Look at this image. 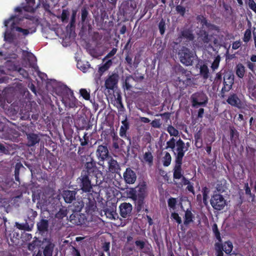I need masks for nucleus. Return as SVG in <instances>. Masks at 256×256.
<instances>
[{
	"instance_id": "obj_1",
	"label": "nucleus",
	"mask_w": 256,
	"mask_h": 256,
	"mask_svg": "<svg viewBox=\"0 0 256 256\" xmlns=\"http://www.w3.org/2000/svg\"><path fill=\"white\" fill-rule=\"evenodd\" d=\"M177 154L174 152V154L176 155L175 158V165L174 168V177L175 178H180L181 176L180 170L181 166L182 163V159L184 155V153L187 150H184L185 144L182 140L180 138L176 142Z\"/></svg>"
},
{
	"instance_id": "obj_2",
	"label": "nucleus",
	"mask_w": 256,
	"mask_h": 256,
	"mask_svg": "<svg viewBox=\"0 0 256 256\" xmlns=\"http://www.w3.org/2000/svg\"><path fill=\"white\" fill-rule=\"evenodd\" d=\"M180 62L186 66H192L196 54L188 48L182 46L178 52Z\"/></svg>"
},
{
	"instance_id": "obj_3",
	"label": "nucleus",
	"mask_w": 256,
	"mask_h": 256,
	"mask_svg": "<svg viewBox=\"0 0 256 256\" xmlns=\"http://www.w3.org/2000/svg\"><path fill=\"white\" fill-rule=\"evenodd\" d=\"M90 176L86 175L85 173L81 172L80 176L77 179L80 189L84 192H90L92 190V184Z\"/></svg>"
},
{
	"instance_id": "obj_4",
	"label": "nucleus",
	"mask_w": 256,
	"mask_h": 256,
	"mask_svg": "<svg viewBox=\"0 0 256 256\" xmlns=\"http://www.w3.org/2000/svg\"><path fill=\"white\" fill-rule=\"evenodd\" d=\"M234 74L232 72L224 70V86L221 91L222 96L226 92H228L232 88L234 83Z\"/></svg>"
},
{
	"instance_id": "obj_5",
	"label": "nucleus",
	"mask_w": 256,
	"mask_h": 256,
	"mask_svg": "<svg viewBox=\"0 0 256 256\" xmlns=\"http://www.w3.org/2000/svg\"><path fill=\"white\" fill-rule=\"evenodd\" d=\"M65 89L66 91H68L70 96H62V102L65 106L66 108L70 109L71 108H77V100L74 96L73 92L69 89L68 87H66Z\"/></svg>"
},
{
	"instance_id": "obj_6",
	"label": "nucleus",
	"mask_w": 256,
	"mask_h": 256,
	"mask_svg": "<svg viewBox=\"0 0 256 256\" xmlns=\"http://www.w3.org/2000/svg\"><path fill=\"white\" fill-rule=\"evenodd\" d=\"M98 171L96 166V162L91 157L86 158V162L84 164V170L82 172H84L86 175L92 176L96 174Z\"/></svg>"
},
{
	"instance_id": "obj_7",
	"label": "nucleus",
	"mask_w": 256,
	"mask_h": 256,
	"mask_svg": "<svg viewBox=\"0 0 256 256\" xmlns=\"http://www.w3.org/2000/svg\"><path fill=\"white\" fill-rule=\"evenodd\" d=\"M210 202L214 208L219 210H222L226 204V200L220 194H214L210 199Z\"/></svg>"
},
{
	"instance_id": "obj_8",
	"label": "nucleus",
	"mask_w": 256,
	"mask_h": 256,
	"mask_svg": "<svg viewBox=\"0 0 256 256\" xmlns=\"http://www.w3.org/2000/svg\"><path fill=\"white\" fill-rule=\"evenodd\" d=\"M16 18V16H12L8 20H5L4 22V26L8 27V24L11 22L10 30L12 31L15 30L17 32H22L24 36L28 35L30 33V31L28 29H24L16 26V24L14 22V20Z\"/></svg>"
},
{
	"instance_id": "obj_9",
	"label": "nucleus",
	"mask_w": 256,
	"mask_h": 256,
	"mask_svg": "<svg viewBox=\"0 0 256 256\" xmlns=\"http://www.w3.org/2000/svg\"><path fill=\"white\" fill-rule=\"evenodd\" d=\"M119 79V76L116 73H113L108 76L105 80L104 86L108 90H113L116 87Z\"/></svg>"
},
{
	"instance_id": "obj_10",
	"label": "nucleus",
	"mask_w": 256,
	"mask_h": 256,
	"mask_svg": "<svg viewBox=\"0 0 256 256\" xmlns=\"http://www.w3.org/2000/svg\"><path fill=\"white\" fill-rule=\"evenodd\" d=\"M86 220L85 215L80 212H72L70 216V222L76 226H80L84 224Z\"/></svg>"
},
{
	"instance_id": "obj_11",
	"label": "nucleus",
	"mask_w": 256,
	"mask_h": 256,
	"mask_svg": "<svg viewBox=\"0 0 256 256\" xmlns=\"http://www.w3.org/2000/svg\"><path fill=\"white\" fill-rule=\"evenodd\" d=\"M136 173L130 168H127L123 174V178L127 184H134L136 180Z\"/></svg>"
},
{
	"instance_id": "obj_12",
	"label": "nucleus",
	"mask_w": 256,
	"mask_h": 256,
	"mask_svg": "<svg viewBox=\"0 0 256 256\" xmlns=\"http://www.w3.org/2000/svg\"><path fill=\"white\" fill-rule=\"evenodd\" d=\"M96 156L100 161H104L110 156L106 146L100 145L96 150Z\"/></svg>"
},
{
	"instance_id": "obj_13",
	"label": "nucleus",
	"mask_w": 256,
	"mask_h": 256,
	"mask_svg": "<svg viewBox=\"0 0 256 256\" xmlns=\"http://www.w3.org/2000/svg\"><path fill=\"white\" fill-rule=\"evenodd\" d=\"M132 209V205L130 203H122L119 206L120 216L123 218H128L131 214Z\"/></svg>"
},
{
	"instance_id": "obj_14",
	"label": "nucleus",
	"mask_w": 256,
	"mask_h": 256,
	"mask_svg": "<svg viewBox=\"0 0 256 256\" xmlns=\"http://www.w3.org/2000/svg\"><path fill=\"white\" fill-rule=\"evenodd\" d=\"M86 212L88 214L92 215L97 209L96 202L92 196L88 197L86 202Z\"/></svg>"
},
{
	"instance_id": "obj_15",
	"label": "nucleus",
	"mask_w": 256,
	"mask_h": 256,
	"mask_svg": "<svg viewBox=\"0 0 256 256\" xmlns=\"http://www.w3.org/2000/svg\"><path fill=\"white\" fill-rule=\"evenodd\" d=\"M34 224V222L26 218L24 222H16L15 226L20 230L30 232L32 230Z\"/></svg>"
},
{
	"instance_id": "obj_16",
	"label": "nucleus",
	"mask_w": 256,
	"mask_h": 256,
	"mask_svg": "<svg viewBox=\"0 0 256 256\" xmlns=\"http://www.w3.org/2000/svg\"><path fill=\"white\" fill-rule=\"evenodd\" d=\"M108 160V171L112 174H120L121 169L118 162L114 160L112 156H110Z\"/></svg>"
},
{
	"instance_id": "obj_17",
	"label": "nucleus",
	"mask_w": 256,
	"mask_h": 256,
	"mask_svg": "<svg viewBox=\"0 0 256 256\" xmlns=\"http://www.w3.org/2000/svg\"><path fill=\"white\" fill-rule=\"evenodd\" d=\"M204 94L202 93H195L191 96L192 106L198 108L205 104L206 101L203 100Z\"/></svg>"
},
{
	"instance_id": "obj_18",
	"label": "nucleus",
	"mask_w": 256,
	"mask_h": 256,
	"mask_svg": "<svg viewBox=\"0 0 256 256\" xmlns=\"http://www.w3.org/2000/svg\"><path fill=\"white\" fill-rule=\"evenodd\" d=\"M226 102L232 106L236 107L238 108H242V102L238 96L237 94H230L228 96Z\"/></svg>"
},
{
	"instance_id": "obj_19",
	"label": "nucleus",
	"mask_w": 256,
	"mask_h": 256,
	"mask_svg": "<svg viewBox=\"0 0 256 256\" xmlns=\"http://www.w3.org/2000/svg\"><path fill=\"white\" fill-rule=\"evenodd\" d=\"M26 135L28 140L27 146H28L30 147L35 146L36 144L39 143L40 140V138L38 134L30 132L26 133Z\"/></svg>"
},
{
	"instance_id": "obj_20",
	"label": "nucleus",
	"mask_w": 256,
	"mask_h": 256,
	"mask_svg": "<svg viewBox=\"0 0 256 256\" xmlns=\"http://www.w3.org/2000/svg\"><path fill=\"white\" fill-rule=\"evenodd\" d=\"M76 192L74 190H64L62 194V196L66 203H71L76 199Z\"/></svg>"
},
{
	"instance_id": "obj_21",
	"label": "nucleus",
	"mask_w": 256,
	"mask_h": 256,
	"mask_svg": "<svg viewBox=\"0 0 256 256\" xmlns=\"http://www.w3.org/2000/svg\"><path fill=\"white\" fill-rule=\"evenodd\" d=\"M122 125L120 130V137L124 138L126 137V132L130 128L129 122L126 114L124 115V119L122 120Z\"/></svg>"
},
{
	"instance_id": "obj_22",
	"label": "nucleus",
	"mask_w": 256,
	"mask_h": 256,
	"mask_svg": "<svg viewBox=\"0 0 256 256\" xmlns=\"http://www.w3.org/2000/svg\"><path fill=\"white\" fill-rule=\"evenodd\" d=\"M180 38L186 40V42L192 41L194 39V36L192 32L189 28H184L182 30L180 33Z\"/></svg>"
},
{
	"instance_id": "obj_23",
	"label": "nucleus",
	"mask_w": 256,
	"mask_h": 256,
	"mask_svg": "<svg viewBox=\"0 0 256 256\" xmlns=\"http://www.w3.org/2000/svg\"><path fill=\"white\" fill-rule=\"evenodd\" d=\"M54 246L55 244L54 243L48 240L43 251L44 256H52Z\"/></svg>"
},
{
	"instance_id": "obj_24",
	"label": "nucleus",
	"mask_w": 256,
	"mask_h": 256,
	"mask_svg": "<svg viewBox=\"0 0 256 256\" xmlns=\"http://www.w3.org/2000/svg\"><path fill=\"white\" fill-rule=\"evenodd\" d=\"M194 218V214L192 212L191 210L188 208L185 212L184 216V224L185 226H188L191 222H193Z\"/></svg>"
},
{
	"instance_id": "obj_25",
	"label": "nucleus",
	"mask_w": 256,
	"mask_h": 256,
	"mask_svg": "<svg viewBox=\"0 0 256 256\" xmlns=\"http://www.w3.org/2000/svg\"><path fill=\"white\" fill-rule=\"evenodd\" d=\"M38 230L40 232H44L48 230V222L47 220L42 219L37 223Z\"/></svg>"
},
{
	"instance_id": "obj_26",
	"label": "nucleus",
	"mask_w": 256,
	"mask_h": 256,
	"mask_svg": "<svg viewBox=\"0 0 256 256\" xmlns=\"http://www.w3.org/2000/svg\"><path fill=\"white\" fill-rule=\"evenodd\" d=\"M236 74L240 78L244 77L246 73V68L241 63L237 64L234 68Z\"/></svg>"
},
{
	"instance_id": "obj_27",
	"label": "nucleus",
	"mask_w": 256,
	"mask_h": 256,
	"mask_svg": "<svg viewBox=\"0 0 256 256\" xmlns=\"http://www.w3.org/2000/svg\"><path fill=\"white\" fill-rule=\"evenodd\" d=\"M135 200L136 210L137 212H140L144 210V198L132 197Z\"/></svg>"
},
{
	"instance_id": "obj_28",
	"label": "nucleus",
	"mask_w": 256,
	"mask_h": 256,
	"mask_svg": "<svg viewBox=\"0 0 256 256\" xmlns=\"http://www.w3.org/2000/svg\"><path fill=\"white\" fill-rule=\"evenodd\" d=\"M146 185L141 184L138 187L137 194H134L132 197L144 198L146 194Z\"/></svg>"
},
{
	"instance_id": "obj_29",
	"label": "nucleus",
	"mask_w": 256,
	"mask_h": 256,
	"mask_svg": "<svg viewBox=\"0 0 256 256\" xmlns=\"http://www.w3.org/2000/svg\"><path fill=\"white\" fill-rule=\"evenodd\" d=\"M180 174H181L182 176H181L180 178H175L174 177V170H173V178H174V179H176V180H179L180 178H182V182H181L178 183L176 182H174V184L175 185H176L178 188H181L184 185V186L188 185V184H189L190 182L188 180L186 177L183 176V175H182V168H181V170H180Z\"/></svg>"
},
{
	"instance_id": "obj_30",
	"label": "nucleus",
	"mask_w": 256,
	"mask_h": 256,
	"mask_svg": "<svg viewBox=\"0 0 256 256\" xmlns=\"http://www.w3.org/2000/svg\"><path fill=\"white\" fill-rule=\"evenodd\" d=\"M84 206V202L82 200L74 202L72 206L71 209L72 212H80Z\"/></svg>"
},
{
	"instance_id": "obj_31",
	"label": "nucleus",
	"mask_w": 256,
	"mask_h": 256,
	"mask_svg": "<svg viewBox=\"0 0 256 256\" xmlns=\"http://www.w3.org/2000/svg\"><path fill=\"white\" fill-rule=\"evenodd\" d=\"M230 138L232 143H235L238 140L239 132L234 127H230Z\"/></svg>"
},
{
	"instance_id": "obj_32",
	"label": "nucleus",
	"mask_w": 256,
	"mask_h": 256,
	"mask_svg": "<svg viewBox=\"0 0 256 256\" xmlns=\"http://www.w3.org/2000/svg\"><path fill=\"white\" fill-rule=\"evenodd\" d=\"M246 152L248 159L254 160L256 152V148L250 146H247L246 147Z\"/></svg>"
},
{
	"instance_id": "obj_33",
	"label": "nucleus",
	"mask_w": 256,
	"mask_h": 256,
	"mask_svg": "<svg viewBox=\"0 0 256 256\" xmlns=\"http://www.w3.org/2000/svg\"><path fill=\"white\" fill-rule=\"evenodd\" d=\"M21 168H24L23 165L20 162H17L14 168V178L15 180L17 182H20L19 175H20V170Z\"/></svg>"
},
{
	"instance_id": "obj_34",
	"label": "nucleus",
	"mask_w": 256,
	"mask_h": 256,
	"mask_svg": "<svg viewBox=\"0 0 256 256\" xmlns=\"http://www.w3.org/2000/svg\"><path fill=\"white\" fill-rule=\"evenodd\" d=\"M26 1L28 5L24 7V10L28 12H34L35 0H26Z\"/></svg>"
},
{
	"instance_id": "obj_35",
	"label": "nucleus",
	"mask_w": 256,
	"mask_h": 256,
	"mask_svg": "<svg viewBox=\"0 0 256 256\" xmlns=\"http://www.w3.org/2000/svg\"><path fill=\"white\" fill-rule=\"evenodd\" d=\"M135 81V79L132 76H126L124 82V87L127 90H130L132 88V84Z\"/></svg>"
},
{
	"instance_id": "obj_36",
	"label": "nucleus",
	"mask_w": 256,
	"mask_h": 256,
	"mask_svg": "<svg viewBox=\"0 0 256 256\" xmlns=\"http://www.w3.org/2000/svg\"><path fill=\"white\" fill-rule=\"evenodd\" d=\"M144 160L150 166H152L154 160V156L152 152L150 151L146 152L144 154Z\"/></svg>"
},
{
	"instance_id": "obj_37",
	"label": "nucleus",
	"mask_w": 256,
	"mask_h": 256,
	"mask_svg": "<svg viewBox=\"0 0 256 256\" xmlns=\"http://www.w3.org/2000/svg\"><path fill=\"white\" fill-rule=\"evenodd\" d=\"M112 63V60H108L104 64L99 67L98 72L100 76H102L104 72H105L110 68Z\"/></svg>"
},
{
	"instance_id": "obj_38",
	"label": "nucleus",
	"mask_w": 256,
	"mask_h": 256,
	"mask_svg": "<svg viewBox=\"0 0 256 256\" xmlns=\"http://www.w3.org/2000/svg\"><path fill=\"white\" fill-rule=\"evenodd\" d=\"M40 241L38 238L34 237L32 242L28 244V248L29 250L33 251L36 247L40 245Z\"/></svg>"
},
{
	"instance_id": "obj_39",
	"label": "nucleus",
	"mask_w": 256,
	"mask_h": 256,
	"mask_svg": "<svg viewBox=\"0 0 256 256\" xmlns=\"http://www.w3.org/2000/svg\"><path fill=\"white\" fill-rule=\"evenodd\" d=\"M88 12L87 8L84 7L81 10V21L82 24L88 20Z\"/></svg>"
},
{
	"instance_id": "obj_40",
	"label": "nucleus",
	"mask_w": 256,
	"mask_h": 256,
	"mask_svg": "<svg viewBox=\"0 0 256 256\" xmlns=\"http://www.w3.org/2000/svg\"><path fill=\"white\" fill-rule=\"evenodd\" d=\"M252 39V30L246 29L244 33V37L242 38L243 42L247 44Z\"/></svg>"
},
{
	"instance_id": "obj_41",
	"label": "nucleus",
	"mask_w": 256,
	"mask_h": 256,
	"mask_svg": "<svg viewBox=\"0 0 256 256\" xmlns=\"http://www.w3.org/2000/svg\"><path fill=\"white\" fill-rule=\"evenodd\" d=\"M233 248V246L230 242H226L224 243V246H222V250L226 254H230Z\"/></svg>"
},
{
	"instance_id": "obj_42",
	"label": "nucleus",
	"mask_w": 256,
	"mask_h": 256,
	"mask_svg": "<svg viewBox=\"0 0 256 256\" xmlns=\"http://www.w3.org/2000/svg\"><path fill=\"white\" fill-rule=\"evenodd\" d=\"M172 158L169 152H166L162 158L163 165L164 166H168L171 162Z\"/></svg>"
},
{
	"instance_id": "obj_43",
	"label": "nucleus",
	"mask_w": 256,
	"mask_h": 256,
	"mask_svg": "<svg viewBox=\"0 0 256 256\" xmlns=\"http://www.w3.org/2000/svg\"><path fill=\"white\" fill-rule=\"evenodd\" d=\"M220 60V57L218 54L214 58V60L213 61L212 63V66H210L211 68L212 69V70L213 71L215 70H216L218 68V67L219 66Z\"/></svg>"
},
{
	"instance_id": "obj_44",
	"label": "nucleus",
	"mask_w": 256,
	"mask_h": 256,
	"mask_svg": "<svg viewBox=\"0 0 256 256\" xmlns=\"http://www.w3.org/2000/svg\"><path fill=\"white\" fill-rule=\"evenodd\" d=\"M167 131L171 136H176L178 134V131L172 125L168 126Z\"/></svg>"
},
{
	"instance_id": "obj_45",
	"label": "nucleus",
	"mask_w": 256,
	"mask_h": 256,
	"mask_svg": "<svg viewBox=\"0 0 256 256\" xmlns=\"http://www.w3.org/2000/svg\"><path fill=\"white\" fill-rule=\"evenodd\" d=\"M200 72L204 78H208V66L206 64L200 66Z\"/></svg>"
},
{
	"instance_id": "obj_46",
	"label": "nucleus",
	"mask_w": 256,
	"mask_h": 256,
	"mask_svg": "<svg viewBox=\"0 0 256 256\" xmlns=\"http://www.w3.org/2000/svg\"><path fill=\"white\" fill-rule=\"evenodd\" d=\"M212 232L214 234L215 237L219 241H221L220 234L218 230L217 224H214L212 226Z\"/></svg>"
},
{
	"instance_id": "obj_47",
	"label": "nucleus",
	"mask_w": 256,
	"mask_h": 256,
	"mask_svg": "<svg viewBox=\"0 0 256 256\" xmlns=\"http://www.w3.org/2000/svg\"><path fill=\"white\" fill-rule=\"evenodd\" d=\"M176 204H177V200H176V198H170L168 200V206L170 208H172L173 210H174L176 208Z\"/></svg>"
},
{
	"instance_id": "obj_48",
	"label": "nucleus",
	"mask_w": 256,
	"mask_h": 256,
	"mask_svg": "<svg viewBox=\"0 0 256 256\" xmlns=\"http://www.w3.org/2000/svg\"><path fill=\"white\" fill-rule=\"evenodd\" d=\"M176 140L174 138H170V140L167 142L166 146V148L168 149V148H170L174 151V149L175 146H176Z\"/></svg>"
},
{
	"instance_id": "obj_49",
	"label": "nucleus",
	"mask_w": 256,
	"mask_h": 256,
	"mask_svg": "<svg viewBox=\"0 0 256 256\" xmlns=\"http://www.w3.org/2000/svg\"><path fill=\"white\" fill-rule=\"evenodd\" d=\"M90 65L88 62H86V64H82L80 62L78 64V68L84 72L88 71V68H90Z\"/></svg>"
},
{
	"instance_id": "obj_50",
	"label": "nucleus",
	"mask_w": 256,
	"mask_h": 256,
	"mask_svg": "<svg viewBox=\"0 0 256 256\" xmlns=\"http://www.w3.org/2000/svg\"><path fill=\"white\" fill-rule=\"evenodd\" d=\"M0 220H2V222L0 224V226H2L4 229L5 232H6L8 230L6 226V222H8L7 218L4 216L3 214H2L0 215Z\"/></svg>"
},
{
	"instance_id": "obj_51",
	"label": "nucleus",
	"mask_w": 256,
	"mask_h": 256,
	"mask_svg": "<svg viewBox=\"0 0 256 256\" xmlns=\"http://www.w3.org/2000/svg\"><path fill=\"white\" fill-rule=\"evenodd\" d=\"M14 36L11 32H6L4 34V40L9 42H12L14 40Z\"/></svg>"
},
{
	"instance_id": "obj_52",
	"label": "nucleus",
	"mask_w": 256,
	"mask_h": 256,
	"mask_svg": "<svg viewBox=\"0 0 256 256\" xmlns=\"http://www.w3.org/2000/svg\"><path fill=\"white\" fill-rule=\"evenodd\" d=\"M158 28L160 34L163 35L165 32L166 23L164 19H162L158 24Z\"/></svg>"
},
{
	"instance_id": "obj_53",
	"label": "nucleus",
	"mask_w": 256,
	"mask_h": 256,
	"mask_svg": "<svg viewBox=\"0 0 256 256\" xmlns=\"http://www.w3.org/2000/svg\"><path fill=\"white\" fill-rule=\"evenodd\" d=\"M81 96L86 100H88L90 98V94L86 89L82 88L80 90Z\"/></svg>"
},
{
	"instance_id": "obj_54",
	"label": "nucleus",
	"mask_w": 256,
	"mask_h": 256,
	"mask_svg": "<svg viewBox=\"0 0 256 256\" xmlns=\"http://www.w3.org/2000/svg\"><path fill=\"white\" fill-rule=\"evenodd\" d=\"M246 3L248 6L250 8L256 13V3L254 0H246Z\"/></svg>"
},
{
	"instance_id": "obj_55",
	"label": "nucleus",
	"mask_w": 256,
	"mask_h": 256,
	"mask_svg": "<svg viewBox=\"0 0 256 256\" xmlns=\"http://www.w3.org/2000/svg\"><path fill=\"white\" fill-rule=\"evenodd\" d=\"M0 154H10L8 147L6 146L4 144L0 143Z\"/></svg>"
},
{
	"instance_id": "obj_56",
	"label": "nucleus",
	"mask_w": 256,
	"mask_h": 256,
	"mask_svg": "<svg viewBox=\"0 0 256 256\" xmlns=\"http://www.w3.org/2000/svg\"><path fill=\"white\" fill-rule=\"evenodd\" d=\"M28 216H28L26 218L27 220H30L34 222V220L37 216L38 214L36 211L32 209H30L29 211Z\"/></svg>"
},
{
	"instance_id": "obj_57",
	"label": "nucleus",
	"mask_w": 256,
	"mask_h": 256,
	"mask_svg": "<svg viewBox=\"0 0 256 256\" xmlns=\"http://www.w3.org/2000/svg\"><path fill=\"white\" fill-rule=\"evenodd\" d=\"M67 214V210L61 208L56 214V217L59 218H62L65 217Z\"/></svg>"
},
{
	"instance_id": "obj_58",
	"label": "nucleus",
	"mask_w": 256,
	"mask_h": 256,
	"mask_svg": "<svg viewBox=\"0 0 256 256\" xmlns=\"http://www.w3.org/2000/svg\"><path fill=\"white\" fill-rule=\"evenodd\" d=\"M171 217L172 219L175 220L176 222L179 224H182V218L179 216L178 214L176 212H174L171 214Z\"/></svg>"
},
{
	"instance_id": "obj_59",
	"label": "nucleus",
	"mask_w": 256,
	"mask_h": 256,
	"mask_svg": "<svg viewBox=\"0 0 256 256\" xmlns=\"http://www.w3.org/2000/svg\"><path fill=\"white\" fill-rule=\"evenodd\" d=\"M135 244L137 248L142 250L144 248L146 243L143 240H138L135 242Z\"/></svg>"
},
{
	"instance_id": "obj_60",
	"label": "nucleus",
	"mask_w": 256,
	"mask_h": 256,
	"mask_svg": "<svg viewBox=\"0 0 256 256\" xmlns=\"http://www.w3.org/2000/svg\"><path fill=\"white\" fill-rule=\"evenodd\" d=\"M176 10L182 16H184L186 12V8L181 5H178L176 6Z\"/></svg>"
},
{
	"instance_id": "obj_61",
	"label": "nucleus",
	"mask_w": 256,
	"mask_h": 256,
	"mask_svg": "<svg viewBox=\"0 0 256 256\" xmlns=\"http://www.w3.org/2000/svg\"><path fill=\"white\" fill-rule=\"evenodd\" d=\"M19 74L22 76L24 78H28L29 76L28 72L23 68H20L18 70Z\"/></svg>"
},
{
	"instance_id": "obj_62",
	"label": "nucleus",
	"mask_w": 256,
	"mask_h": 256,
	"mask_svg": "<svg viewBox=\"0 0 256 256\" xmlns=\"http://www.w3.org/2000/svg\"><path fill=\"white\" fill-rule=\"evenodd\" d=\"M212 30L216 32L217 33H219L220 29L219 26L209 23V32Z\"/></svg>"
},
{
	"instance_id": "obj_63",
	"label": "nucleus",
	"mask_w": 256,
	"mask_h": 256,
	"mask_svg": "<svg viewBox=\"0 0 256 256\" xmlns=\"http://www.w3.org/2000/svg\"><path fill=\"white\" fill-rule=\"evenodd\" d=\"M208 188L205 187L204 189V193H203V202L204 204L206 206H208V202L207 201V193H208Z\"/></svg>"
},
{
	"instance_id": "obj_64",
	"label": "nucleus",
	"mask_w": 256,
	"mask_h": 256,
	"mask_svg": "<svg viewBox=\"0 0 256 256\" xmlns=\"http://www.w3.org/2000/svg\"><path fill=\"white\" fill-rule=\"evenodd\" d=\"M151 126L155 128H160L161 126L160 120H159L155 119L153 120L150 123Z\"/></svg>"
}]
</instances>
